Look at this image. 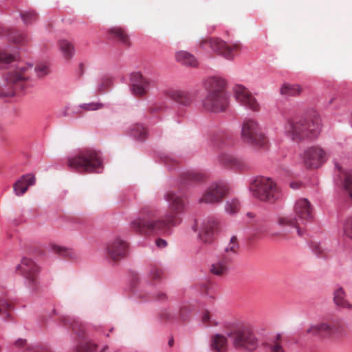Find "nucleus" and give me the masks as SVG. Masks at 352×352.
<instances>
[{"instance_id":"ddd939ff","label":"nucleus","mask_w":352,"mask_h":352,"mask_svg":"<svg viewBox=\"0 0 352 352\" xmlns=\"http://www.w3.org/2000/svg\"><path fill=\"white\" fill-rule=\"evenodd\" d=\"M32 65H19L14 69L9 71L4 76L8 86H21L22 82L30 78L29 72Z\"/></svg>"},{"instance_id":"72a5a7b5","label":"nucleus","mask_w":352,"mask_h":352,"mask_svg":"<svg viewBox=\"0 0 352 352\" xmlns=\"http://www.w3.org/2000/svg\"><path fill=\"white\" fill-rule=\"evenodd\" d=\"M240 208V202L236 199H231L226 201L225 210L229 214H234L239 211Z\"/></svg>"},{"instance_id":"de8ad7c7","label":"nucleus","mask_w":352,"mask_h":352,"mask_svg":"<svg viewBox=\"0 0 352 352\" xmlns=\"http://www.w3.org/2000/svg\"><path fill=\"white\" fill-rule=\"evenodd\" d=\"M25 352H50V351L44 350V349L38 347V346H35L28 347L25 349Z\"/></svg>"},{"instance_id":"6e6552de","label":"nucleus","mask_w":352,"mask_h":352,"mask_svg":"<svg viewBox=\"0 0 352 352\" xmlns=\"http://www.w3.org/2000/svg\"><path fill=\"white\" fill-rule=\"evenodd\" d=\"M228 336L232 338L233 344L236 349L252 351L258 346V340L255 334L248 327H243L234 333H228Z\"/></svg>"},{"instance_id":"aec40b11","label":"nucleus","mask_w":352,"mask_h":352,"mask_svg":"<svg viewBox=\"0 0 352 352\" xmlns=\"http://www.w3.org/2000/svg\"><path fill=\"white\" fill-rule=\"evenodd\" d=\"M164 94L183 105H188L191 102L188 94L179 89L168 88L164 91Z\"/></svg>"},{"instance_id":"680f3d73","label":"nucleus","mask_w":352,"mask_h":352,"mask_svg":"<svg viewBox=\"0 0 352 352\" xmlns=\"http://www.w3.org/2000/svg\"><path fill=\"white\" fill-rule=\"evenodd\" d=\"M166 298V295L164 294H161L159 295L158 299L163 300Z\"/></svg>"},{"instance_id":"4c0bfd02","label":"nucleus","mask_w":352,"mask_h":352,"mask_svg":"<svg viewBox=\"0 0 352 352\" xmlns=\"http://www.w3.org/2000/svg\"><path fill=\"white\" fill-rule=\"evenodd\" d=\"M21 16L25 24H29L36 19L37 14L34 11L30 10L21 14Z\"/></svg>"},{"instance_id":"79ce46f5","label":"nucleus","mask_w":352,"mask_h":352,"mask_svg":"<svg viewBox=\"0 0 352 352\" xmlns=\"http://www.w3.org/2000/svg\"><path fill=\"white\" fill-rule=\"evenodd\" d=\"M188 179L192 181H201L204 178V175L201 173H196V172H188L187 173Z\"/></svg>"},{"instance_id":"f257e3e1","label":"nucleus","mask_w":352,"mask_h":352,"mask_svg":"<svg viewBox=\"0 0 352 352\" xmlns=\"http://www.w3.org/2000/svg\"><path fill=\"white\" fill-rule=\"evenodd\" d=\"M165 199L172 213L166 214L164 219L152 220L157 216V211L149 207H144L140 210V216L131 222V228L141 234L149 232L161 233L168 232L170 227L180 224V214L186 207L183 196L180 193L168 192L165 195Z\"/></svg>"},{"instance_id":"2eb2a0df","label":"nucleus","mask_w":352,"mask_h":352,"mask_svg":"<svg viewBox=\"0 0 352 352\" xmlns=\"http://www.w3.org/2000/svg\"><path fill=\"white\" fill-rule=\"evenodd\" d=\"M205 43H209L211 50L218 54L223 56L227 60H232L234 58V52L240 49L239 44H234L228 46L223 40L219 38H211ZM204 43L201 44L203 45Z\"/></svg>"},{"instance_id":"c03bdc74","label":"nucleus","mask_w":352,"mask_h":352,"mask_svg":"<svg viewBox=\"0 0 352 352\" xmlns=\"http://www.w3.org/2000/svg\"><path fill=\"white\" fill-rule=\"evenodd\" d=\"M35 72L38 77H43L48 73V68L45 65H43L35 68Z\"/></svg>"},{"instance_id":"c85d7f7f","label":"nucleus","mask_w":352,"mask_h":352,"mask_svg":"<svg viewBox=\"0 0 352 352\" xmlns=\"http://www.w3.org/2000/svg\"><path fill=\"white\" fill-rule=\"evenodd\" d=\"M239 250V244L237 239L235 236H232L228 245L224 248V252L221 254L225 257H230V260L232 261L234 256L237 254Z\"/></svg>"},{"instance_id":"5701e85b","label":"nucleus","mask_w":352,"mask_h":352,"mask_svg":"<svg viewBox=\"0 0 352 352\" xmlns=\"http://www.w3.org/2000/svg\"><path fill=\"white\" fill-rule=\"evenodd\" d=\"M331 322L328 323L326 322H320L316 324H312L307 330V333H310L313 336H317L324 333L328 336H330Z\"/></svg>"},{"instance_id":"c9c22d12","label":"nucleus","mask_w":352,"mask_h":352,"mask_svg":"<svg viewBox=\"0 0 352 352\" xmlns=\"http://www.w3.org/2000/svg\"><path fill=\"white\" fill-rule=\"evenodd\" d=\"M15 59V56L0 51V68L6 67Z\"/></svg>"},{"instance_id":"9d476101","label":"nucleus","mask_w":352,"mask_h":352,"mask_svg":"<svg viewBox=\"0 0 352 352\" xmlns=\"http://www.w3.org/2000/svg\"><path fill=\"white\" fill-rule=\"evenodd\" d=\"M69 322L74 332L82 339V343L73 352H97L98 346L86 336L84 324L76 319H69Z\"/></svg>"},{"instance_id":"dca6fc26","label":"nucleus","mask_w":352,"mask_h":352,"mask_svg":"<svg viewBox=\"0 0 352 352\" xmlns=\"http://www.w3.org/2000/svg\"><path fill=\"white\" fill-rule=\"evenodd\" d=\"M130 80L131 93L136 96L144 95L153 85L151 80L140 72L132 73Z\"/></svg>"},{"instance_id":"a211bd4d","label":"nucleus","mask_w":352,"mask_h":352,"mask_svg":"<svg viewBox=\"0 0 352 352\" xmlns=\"http://www.w3.org/2000/svg\"><path fill=\"white\" fill-rule=\"evenodd\" d=\"M217 224L212 219L204 220L199 232V237L204 243H210L216 230Z\"/></svg>"},{"instance_id":"393cba45","label":"nucleus","mask_w":352,"mask_h":352,"mask_svg":"<svg viewBox=\"0 0 352 352\" xmlns=\"http://www.w3.org/2000/svg\"><path fill=\"white\" fill-rule=\"evenodd\" d=\"M219 161L223 164L230 168H241L243 165V163L240 158L228 153H223L219 157Z\"/></svg>"},{"instance_id":"bb28decb","label":"nucleus","mask_w":352,"mask_h":352,"mask_svg":"<svg viewBox=\"0 0 352 352\" xmlns=\"http://www.w3.org/2000/svg\"><path fill=\"white\" fill-rule=\"evenodd\" d=\"M302 92V89L299 85L284 83L280 88V93L285 96H297Z\"/></svg>"},{"instance_id":"09e8293b","label":"nucleus","mask_w":352,"mask_h":352,"mask_svg":"<svg viewBox=\"0 0 352 352\" xmlns=\"http://www.w3.org/2000/svg\"><path fill=\"white\" fill-rule=\"evenodd\" d=\"M54 250L60 254H63L64 256H67L69 254V252H68V250L65 248H62V247H60V246H55L54 247Z\"/></svg>"},{"instance_id":"e433bc0d","label":"nucleus","mask_w":352,"mask_h":352,"mask_svg":"<svg viewBox=\"0 0 352 352\" xmlns=\"http://www.w3.org/2000/svg\"><path fill=\"white\" fill-rule=\"evenodd\" d=\"M10 305L5 300H0V316L2 320H6L9 317L8 310Z\"/></svg>"},{"instance_id":"ea45409f","label":"nucleus","mask_w":352,"mask_h":352,"mask_svg":"<svg viewBox=\"0 0 352 352\" xmlns=\"http://www.w3.org/2000/svg\"><path fill=\"white\" fill-rule=\"evenodd\" d=\"M344 232L346 236L352 239V217L348 218L344 224Z\"/></svg>"},{"instance_id":"603ef678","label":"nucleus","mask_w":352,"mask_h":352,"mask_svg":"<svg viewBox=\"0 0 352 352\" xmlns=\"http://www.w3.org/2000/svg\"><path fill=\"white\" fill-rule=\"evenodd\" d=\"M312 248H313L314 252L317 256L320 255L322 253V252H323L322 249L320 248V246L319 245H315V247Z\"/></svg>"},{"instance_id":"39448f33","label":"nucleus","mask_w":352,"mask_h":352,"mask_svg":"<svg viewBox=\"0 0 352 352\" xmlns=\"http://www.w3.org/2000/svg\"><path fill=\"white\" fill-rule=\"evenodd\" d=\"M67 166L78 172L91 173L98 171L102 166V160L98 153L90 148L80 151L77 154L69 157Z\"/></svg>"},{"instance_id":"f704fd0d","label":"nucleus","mask_w":352,"mask_h":352,"mask_svg":"<svg viewBox=\"0 0 352 352\" xmlns=\"http://www.w3.org/2000/svg\"><path fill=\"white\" fill-rule=\"evenodd\" d=\"M25 177H21L14 184V191L17 196L23 195L27 191V186L23 182Z\"/></svg>"},{"instance_id":"58836bf2","label":"nucleus","mask_w":352,"mask_h":352,"mask_svg":"<svg viewBox=\"0 0 352 352\" xmlns=\"http://www.w3.org/2000/svg\"><path fill=\"white\" fill-rule=\"evenodd\" d=\"M102 103H95V102H89V103H83L80 104V107L86 111H94L100 109L102 107Z\"/></svg>"},{"instance_id":"6e6d98bb","label":"nucleus","mask_w":352,"mask_h":352,"mask_svg":"<svg viewBox=\"0 0 352 352\" xmlns=\"http://www.w3.org/2000/svg\"><path fill=\"white\" fill-rule=\"evenodd\" d=\"M281 339H282V336H281V334L280 333H278L276 334V337H275V338H274V340L273 341H276V342L280 343Z\"/></svg>"},{"instance_id":"4d7b16f0","label":"nucleus","mask_w":352,"mask_h":352,"mask_svg":"<svg viewBox=\"0 0 352 352\" xmlns=\"http://www.w3.org/2000/svg\"><path fill=\"white\" fill-rule=\"evenodd\" d=\"M67 116H68V109H67V108H65L64 110H63L60 112V116L66 117Z\"/></svg>"},{"instance_id":"a878e982","label":"nucleus","mask_w":352,"mask_h":352,"mask_svg":"<svg viewBox=\"0 0 352 352\" xmlns=\"http://www.w3.org/2000/svg\"><path fill=\"white\" fill-rule=\"evenodd\" d=\"M176 60L181 64L190 67H196L197 60L195 57L186 51H181L176 54Z\"/></svg>"},{"instance_id":"49530a36","label":"nucleus","mask_w":352,"mask_h":352,"mask_svg":"<svg viewBox=\"0 0 352 352\" xmlns=\"http://www.w3.org/2000/svg\"><path fill=\"white\" fill-rule=\"evenodd\" d=\"M162 275V270L157 268L153 267L150 271V276L153 279L159 278Z\"/></svg>"},{"instance_id":"69168bd1","label":"nucleus","mask_w":352,"mask_h":352,"mask_svg":"<svg viewBox=\"0 0 352 352\" xmlns=\"http://www.w3.org/2000/svg\"><path fill=\"white\" fill-rule=\"evenodd\" d=\"M247 215L251 218L253 217V214L251 212H248Z\"/></svg>"},{"instance_id":"c756f323","label":"nucleus","mask_w":352,"mask_h":352,"mask_svg":"<svg viewBox=\"0 0 352 352\" xmlns=\"http://www.w3.org/2000/svg\"><path fill=\"white\" fill-rule=\"evenodd\" d=\"M344 175L342 182V191L346 196L352 199V169L345 171Z\"/></svg>"},{"instance_id":"4468645a","label":"nucleus","mask_w":352,"mask_h":352,"mask_svg":"<svg viewBox=\"0 0 352 352\" xmlns=\"http://www.w3.org/2000/svg\"><path fill=\"white\" fill-rule=\"evenodd\" d=\"M16 270H19L21 274L28 282L29 285L34 287L36 284L40 268L32 259L23 258L21 263L17 265Z\"/></svg>"},{"instance_id":"423d86ee","label":"nucleus","mask_w":352,"mask_h":352,"mask_svg":"<svg viewBox=\"0 0 352 352\" xmlns=\"http://www.w3.org/2000/svg\"><path fill=\"white\" fill-rule=\"evenodd\" d=\"M250 189L253 196L261 201L272 204L282 197L279 188L269 177H256Z\"/></svg>"},{"instance_id":"052dcab7","label":"nucleus","mask_w":352,"mask_h":352,"mask_svg":"<svg viewBox=\"0 0 352 352\" xmlns=\"http://www.w3.org/2000/svg\"><path fill=\"white\" fill-rule=\"evenodd\" d=\"M334 164H335V166L336 168L339 170V171H341L342 170V167L339 165V164L335 161L334 162Z\"/></svg>"},{"instance_id":"412c9836","label":"nucleus","mask_w":352,"mask_h":352,"mask_svg":"<svg viewBox=\"0 0 352 352\" xmlns=\"http://www.w3.org/2000/svg\"><path fill=\"white\" fill-rule=\"evenodd\" d=\"M232 262L230 257H225L221 255L211 265L210 272L217 276L226 274L228 271V265Z\"/></svg>"},{"instance_id":"2f4dec72","label":"nucleus","mask_w":352,"mask_h":352,"mask_svg":"<svg viewBox=\"0 0 352 352\" xmlns=\"http://www.w3.org/2000/svg\"><path fill=\"white\" fill-rule=\"evenodd\" d=\"M211 140L214 144H217L219 146L223 145H231L232 144L231 135L225 133L214 135Z\"/></svg>"},{"instance_id":"0eeeda50","label":"nucleus","mask_w":352,"mask_h":352,"mask_svg":"<svg viewBox=\"0 0 352 352\" xmlns=\"http://www.w3.org/2000/svg\"><path fill=\"white\" fill-rule=\"evenodd\" d=\"M242 140L251 146L261 148L264 146L267 139L258 123L253 118H246L241 126Z\"/></svg>"},{"instance_id":"8fccbe9b","label":"nucleus","mask_w":352,"mask_h":352,"mask_svg":"<svg viewBox=\"0 0 352 352\" xmlns=\"http://www.w3.org/2000/svg\"><path fill=\"white\" fill-rule=\"evenodd\" d=\"M201 320L204 324L208 325V323L211 322L210 314L208 312L204 313L201 317Z\"/></svg>"},{"instance_id":"cd10ccee","label":"nucleus","mask_w":352,"mask_h":352,"mask_svg":"<svg viewBox=\"0 0 352 352\" xmlns=\"http://www.w3.org/2000/svg\"><path fill=\"white\" fill-rule=\"evenodd\" d=\"M59 49L65 59H71L74 55V46L66 39H62L59 41Z\"/></svg>"},{"instance_id":"9b49d317","label":"nucleus","mask_w":352,"mask_h":352,"mask_svg":"<svg viewBox=\"0 0 352 352\" xmlns=\"http://www.w3.org/2000/svg\"><path fill=\"white\" fill-rule=\"evenodd\" d=\"M228 188L223 182H213L208 187L206 192L199 199L200 203L214 204L221 201L222 198L228 193Z\"/></svg>"},{"instance_id":"1a4fd4ad","label":"nucleus","mask_w":352,"mask_h":352,"mask_svg":"<svg viewBox=\"0 0 352 352\" xmlns=\"http://www.w3.org/2000/svg\"><path fill=\"white\" fill-rule=\"evenodd\" d=\"M305 165L311 168H316L327 160V155L323 148L318 146H312L306 148L300 155Z\"/></svg>"},{"instance_id":"864d4df0","label":"nucleus","mask_w":352,"mask_h":352,"mask_svg":"<svg viewBox=\"0 0 352 352\" xmlns=\"http://www.w3.org/2000/svg\"><path fill=\"white\" fill-rule=\"evenodd\" d=\"M25 340H23V339H21V338H19V339H18V340L15 342L14 344H15L16 346H23V345L25 344Z\"/></svg>"},{"instance_id":"a18cd8bd","label":"nucleus","mask_w":352,"mask_h":352,"mask_svg":"<svg viewBox=\"0 0 352 352\" xmlns=\"http://www.w3.org/2000/svg\"><path fill=\"white\" fill-rule=\"evenodd\" d=\"M10 38L16 43H22L26 40L25 36L23 34L18 32H16L15 35L12 36Z\"/></svg>"},{"instance_id":"0e129e2a","label":"nucleus","mask_w":352,"mask_h":352,"mask_svg":"<svg viewBox=\"0 0 352 352\" xmlns=\"http://www.w3.org/2000/svg\"><path fill=\"white\" fill-rule=\"evenodd\" d=\"M107 349H108V346L106 345V346L102 347L101 351L102 352H105Z\"/></svg>"},{"instance_id":"f8f14e48","label":"nucleus","mask_w":352,"mask_h":352,"mask_svg":"<svg viewBox=\"0 0 352 352\" xmlns=\"http://www.w3.org/2000/svg\"><path fill=\"white\" fill-rule=\"evenodd\" d=\"M236 100L242 106L253 111L259 110V104L252 94L244 86L236 85L233 88Z\"/></svg>"},{"instance_id":"3c124183","label":"nucleus","mask_w":352,"mask_h":352,"mask_svg":"<svg viewBox=\"0 0 352 352\" xmlns=\"http://www.w3.org/2000/svg\"><path fill=\"white\" fill-rule=\"evenodd\" d=\"M155 244L159 248H165L167 245V242L162 239H157Z\"/></svg>"},{"instance_id":"a19ab883","label":"nucleus","mask_w":352,"mask_h":352,"mask_svg":"<svg viewBox=\"0 0 352 352\" xmlns=\"http://www.w3.org/2000/svg\"><path fill=\"white\" fill-rule=\"evenodd\" d=\"M21 177H25L23 182L27 186V189L29 186L34 185L36 182V178L32 174L23 175Z\"/></svg>"},{"instance_id":"6ab92c4d","label":"nucleus","mask_w":352,"mask_h":352,"mask_svg":"<svg viewBox=\"0 0 352 352\" xmlns=\"http://www.w3.org/2000/svg\"><path fill=\"white\" fill-rule=\"evenodd\" d=\"M227 338L225 336L216 333L210 338L209 349L210 352H226Z\"/></svg>"},{"instance_id":"37998d69","label":"nucleus","mask_w":352,"mask_h":352,"mask_svg":"<svg viewBox=\"0 0 352 352\" xmlns=\"http://www.w3.org/2000/svg\"><path fill=\"white\" fill-rule=\"evenodd\" d=\"M269 349L271 352H285L283 346L276 341H273Z\"/></svg>"},{"instance_id":"e2e57ef3","label":"nucleus","mask_w":352,"mask_h":352,"mask_svg":"<svg viewBox=\"0 0 352 352\" xmlns=\"http://www.w3.org/2000/svg\"><path fill=\"white\" fill-rule=\"evenodd\" d=\"M163 318L166 320H168L171 318V315H170V314H164V316H163Z\"/></svg>"},{"instance_id":"bf43d9fd","label":"nucleus","mask_w":352,"mask_h":352,"mask_svg":"<svg viewBox=\"0 0 352 352\" xmlns=\"http://www.w3.org/2000/svg\"><path fill=\"white\" fill-rule=\"evenodd\" d=\"M105 85L104 82L99 84L98 87V90L102 91L104 89Z\"/></svg>"},{"instance_id":"b1692460","label":"nucleus","mask_w":352,"mask_h":352,"mask_svg":"<svg viewBox=\"0 0 352 352\" xmlns=\"http://www.w3.org/2000/svg\"><path fill=\"white\" fill-rule=\"evenodd\" d=\"M109 33L122 44L126 46L130 45L129 35L122 28L118 26L112 27L109 29Z\"/></svg>"},{"instance_id":"20e7f679","label":"nucleus","mask_w":352,"mask_h":352,"mask_svg":"<svg viewBox=\"0 0 352 352\" xmlns=\"http://www.w3.org/2000/svg\"><path fill=\"white\" fill-rule=\"evenodd\" d=\"M312 209L307 199H298L294 207V215L283 217L278 219V224L283 227H293L297 229L298 235L302 232L300 229L301 225L305 224L312 219Z\"/></svg>"},{"instance_id":"13d9d810","label":"nucleus","mask_w":352,"mask_h":352,"mask_svg":"<svg viewBox=\"0 0 352 352\" xmlns=\"http://www.w3.org/2000/svg\"><path fill=\"white\" fill-rule=\"evenodd\" d=\"M290 187L293 189H298L299 188V184L292 182L290 183Z\"/></svg>"},{"instance_id":"5fc2aeb1","label":"nucleus","mask_w":352,"mask_h":352,"mask_svg":"<svg viewBox=\"0 0 352 352\" xmlns=\"http://www.w3.org/2000/svg\"><path fill=\"white\" fill-rule=\"evenodd\" d=\"M84 71H85V69H84L83 63H80L79 67H78V73H79L80 76L83 75Z\"/></svg>"},{"instance_id":"774afa93","label":"nucleus","mask_w":352,"mask_h":352,"mask_svg":"<svg viewBox=\"0 0 352 352\" xmlns=\"http://www.w3.org/2000/svg\"><path fill=\"white\" fill-rule=\"evenodd\" d=\"M173 342V340H169L168 344L169 345H171Z\"/></svg>"},{"instance_id":"473e14b6","label":"nucleus","mask_w":352,"mask_h":352,"mask_svg":"<svg viewBox=\"0 0 352 352\" xmlns=\"http://www.w3.org/2000/svg\"><path fill=\"white\" fill-rule=\"evenodd\" d=\"M131 135L139 140H144L147 137V131L140 124H136L131 131Z\"/></svg>"},{"instance_id":"7ed1b4c3","label":"nucleus","mask_w":352,"mask_h":352,"mask_svg":"<svg viewBox=\"0 0 352 352\" xmlns=\"http://www.w3.org/2000/svg\"><path fill=\"white\" fill-rule=\"evenodd\" d=\"M226 82L219 76H211L204 82V88L208 94L203 100L206 110L212 112H221L228 106V98L224 91Z\"/></svg>"},{"instance_id":"f03ea898","label":"nucleus","mask_w":352,"mask_h":352,"mask_svg":"<svg viewBox=\"0 0 352 352\" xmlns=\"http://www.w3.org/2000/svg\"><path fill=\"white\" fill-rule=\"evenodd\" d=\"M322 126L320 116L313 112L305 118L288 120L284 126V133L287 137L295 142L314 140L320 135Z\"/></svg>"},{"instance_id":"f3484780","label":"nucleus","mask_w":352,"mask_h":352,"mask_svg":"<svg viewBox=\"0 0 352 352\" xmlns=\"http://www.w3.org/2000/svg\"><path fill=\"white\" fill-rule=\"evenodd\" d=\"M107 252L113 260H120L126 256L128 252V243L120 237L111 240L107 245Z\"/></svg>"},{"instance_id":"4be33fe9","label":"nucleus","mask_w":352,"mask_h":352,"mask_svg":"<svg viewBox=\"0 0 352 352\" xmlns=\"http://www.w3.org/2000/svg\"><path fill=\"white\" fill-rule=\"evenodd\" d=\"M346 293L342 287H338L333 292V302L337 307L347 309H352V304L346 299Z\"/></svg>"},{"instance_id":"7c9ffc66","label":"nucleus","mask_w":352,"mask_h":352,"mask_svg":"<svg viewBox=\"0 0 352 352\" xmlns=\"http://www.w3.org/2000/svg\"><path fill=\"white\" fill-rule=\"evenodd\" d=\"M344 335L345 329L343 324H342L338 320L333 321L331 322L330 336L340 338Z\"/></svg>"},{"instance_id":"338daca9","label":"nucleus","mask_w":352,"mask_h":352,"mask_svg":"<svg viewBox=\"0 0 352 352\" xmlns=\"http://www.w3.org/2000/svg\"><path fill=\"white\" fill-rule=\"evenodd\" d=\"M180 317H181L183 320L186 319V317H185L184 316H183L182 313H181V314H180Z\"/></svg>"}]
</instances>
